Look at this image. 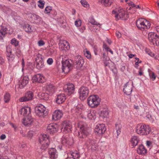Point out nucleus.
I'll return each mask as SVG.
<instances>
[{"label": "nucleus", "mask_w": 159, "mask_h": 159, "mask_svg": "<svg viewBox=\"0 0 159 159\" xmlns=\"http://www.w3.org/2000/svg\"><path fill=\"white\" fill-rule=\"evenodd\" d=\"M151 129L148 125L143 124H138L136 127V133L141 135H147L150 133Z\"/></svg>", "instance_id": "nucleus-1"}, {"label": "nucleus", "mask_w": 159, "mask_h": 159, "mask_svg": "<svg viewBox=\"0 0 159 159\" xmlns=\"http://www.w3.org/2000/svg\"><path fill=\"white\" fill-rule=\"evenodd\" d=\"M136 25L139 29L141 30L149 29L151 24L147 20L144 18L138 19L136 21Z\"/></svg>", "instance_id": "nucleus-2"}, {"label": "nucleus", "mask_w": 159, "mask_h": 159, "mask_svg": "<svg viewBox=\"0 0 159 159\" xmlns=\"http://www.w3.org/2000/svg\"><path fill=\"white\" fill-rule=\"evenodd\" d=\"M101 102L100 99L97 95H92L89 97L87 99L88 105L92 108L97 107Z\"/></svg>", "instance_id": "nucleus-3"}, {"label": "nucleus", "mask_w": 159, "mask_h": 159, "mask_svg": "<svg viewBox=\"0 0 159 159\" xmlns=\"http://www.w3.org/2000/svg\"><path fill=\"white\" fill-rule=\"evenodd\" d=\"M34 110L36 114L40 117H44L48 114L46 108L42 104L36 106Z\"/></svg>", "instance_id": "nucleus-4"}, {"label": "nucleus", "mask_w": 159, "mask_h": 159, "mask_svg": "<svg viewBox=\"0 0 159 159\" xmlns=\"http://www.w3.org/2000/svg\"><path fill=\"white\" fill-rule=\"evenodd\" d=\"M61 130L64 133H67L71 132L72 129V125L69 121H64L61 125Z\"/></svg>", "instance_id": "nucleus-5"}, {"label": "nucleus", "mask_w": 159, "mask_h": 159, "mask_svg": "<svg viewBox=\"0 0 159 159\" xmlns=\"http://www.w3.org/2000/svg\"><path fill=\"white\" fill-rule=\"evenodd\" d=\"M80 130L78 132V136L80 139H84L87 137L89 134V128L82 125H79Z\"/></svg>", "instance_id": "nucleus-6"}, {"label": "nucleus", "mask_w": 159, "mask_h": 159, "mask_svg": "<svg viewBox=\"0 0 159 159\" xmlns=\"http://www.w3.org/2000/svg\"><path fill=\"white\" fill-rule=\"evenodd\" d=\"M78 93L79 95L80 98L81 100H84L88 96L89 90L88 87L82 86L79 89Z\"/></svg>", "instance_id": "nucleus-7"}, {"label": "nucleus", "mask_w": 159, "mask_h": 159, "mask_svg": "<svg viewBox=\"0 0 159 159\" xmlns=\"http://www.w3.org/2000/svg\"><path fill=\"white\" fill-rule=\"evenodd\" d=\"M148 39L153 45H159V36L154 32H150L148 34Z\"/></svg>", "instance_id": "nucleus-8"}, {"label": "nucleus", "mask_w": 159, "mask_h": 159, "mask_svg": "<svg viewBox=\"0 0 159 159\" xmlns=\"http://www.w3.org/2000/svg\"><path fill=\"white\" fill-rule=\"evenodd\" d=\"M43 57L42 55L40 54H38L36 55L35 58L34 65L38 69H40L44 66Z\"/></svg>", "instance_id": "nucleus-9"}, {"label": "nucleus", "mask_w": 159, "mask_h": 159, "mask_svg": "<svg viewBox=\"0 0 159 159\" xmlns=\"http://www.w3.org/2000/svg\"><path fill=\"white\" fill-rule=\"evenodd\" d=\"M39 142L42 147L46 148L49 143V136L46 134L41 136L39 137Z\"/></svg>", "instance_id": "nucleus-10"}, {"label": "nucleus", "mask_w": 159, "mask_h": 159, "mask_svg": "<svg viewBox=\"0 0 159 159\" xmlns=\"http://www.w3.org/2000/svg\"><path fill=\"white\" fill-rule=\"evenodd\" d=\"M72 65L70 61L66 60L62 62V72L65 73H67L70 70Z\"/></svg>", "instance_id": "nucleus-11"}, {"label": "nucleus", "mask_w": 159, "mask_h": 159, "mask_svg": "<svg viewBox=\"0 0 159 159\" xmlns=\"http://www.w3.org/2000/svg\"><path fill=\"white\" fill-rule=\"evenodd\" d=\"M74 62L77 69H80L83 66L84 63V60L83 57L80 56H75V59Z\"/></svg>", "instance_id": "nucleus-12"}, {"label": "nucleus", "mask_w": 159, "mask_h": 159, "mask_svg": "<svg viewBox=\"0 0 159 159\" xmlns=\"http://www.w3.org/2000/svg\"><path fill=\"white\" fill-rule=\"evenodd\" d=\"M64 90L67 95H70L73 93L75 91L74 86L72 84H69L65 86Z\"/></svg>", "instance_id": "nucleus-13"}, {"label": "nucleus", "mask_w": 159, "mask_h": 159, "mask_svg": "<svg viewBox=\"0 0 159 159\" xmlns=\"http://www.w3.org/2000/svg\"><path fill=\"white\" fill-rule=\"evenodd\" d=\"M58 129L57 125L56 124H50L47 126V131L50 134H53L57 132Z\"/></svg>", "instance_id": "nucleus-14"}, {"label": "nucleus", "mask_w": 159, "mask_h": 159, "mask_svg": "<svg viewBox=\"0 0 159 159\" xmlns=\"http://www.w3.org/2000/svg\"><path fill=\"white\" fill-rule=\"evenodd\" d=\"M106 130V128L104 124H99L96 126L95 131L99 135L103 134Z\"/></svg>", "instance_id": "nucleus-15"}, {"label": "nucleus", "mask_w": 159, "mask_h": 159, "mask_svg": "<svg viewBox=\"0 0 159 159\" xmlns=\"http://www.w3.org/2000/svg\"><path fill=\"white\" fill-rule=\"evenodd\" d=\"M34 94L31 91H29L27 92L25 96L20 98V101L21 102L28 101L32 99Z\"/></svg>", "instance_id": "nucleus-16"}, {"label": "nucleus", "mask_w": 159, "mask_h": 159, "mask_svg": "<svg viewBox=\"0 0 159 159\" xmlns=\"http://www.w3.org/2000/svg\"><path fill=\"white\" fill-rule=\"evenodd\" d=\"M133 83L132 84H129V82L127 83L124 88L123 89V92L127 95H129L130 94L132 91Z\"/></svg>", "instance_id": "nucleus-17"}, {"label": "nucleus", "mask_w": 159, "mask_h": 159, "mask_svg": "<svg viewBox=\"0 0 159 159\" xmlns=\"http://www.w3.org/2000/svg\"><path fill=\"white\" fill-rule=\"evenodd\" d=\"M31 108L30 107H26L22 108L19 111L20 113L25 117L31 115Z\"/></svg>", "instance_id": "nucleus-18"}, {"label": "nucleus", "mask_w": 159, "mask_h": 159, "mask_svg": "<svg viewBox=\"0 0 159 159\" xmlns=\"http://www.w3.org/2000/svg\"><path fill=\"white\" fill-rule=\"evenodd\" d=\"M33 122V119L30 115L25 116L23 119L22 123L25 125L29 126L31 125Z\"/></svg>", "instance_id": "nucleus-19"}, {"label": "nucleus", "mask_w": 159, "mask_h": 159, "mask_svg": "<svg viewBox=\"0 0 159 159\" xmlns=\"http://www.w3.org/2000/svg\"><path fill=\"white\" fill-rule=\"evenodd\" d=\"M29 79L28 76L24 77L21 78L19 81V86L20 89L23 88L28 83Z\"/></svg>", "instance_id": "nucleus-20"}, {"label": "nucleus", "mask_w": 159, "mask_h": 159, "mask_svg": "<svg viewBox=\"0 0 159 159\" xmlns=\"http://www.w3.org/2000/svg\"><path fill=\"white\" fill-rule=\"evenodd\" d=\"M96 142V141L95 140L89 139L87 141L86 143L87 145L91 147L92 150H96L98 148Z\"/></svg>", "instance_id": "nucleus-21"}, {"label": "nucleus", "mask_w": 159, "mask_h": 159, "mask_svg": "<svg viewBox=\"0 0 159 159\" xmlns=\"http://www.w3.org/2000/svg\"><path fill=\"white\" fill-rule=\"evenodd\" d=\"M63 115L61 111L59 110H56L53 113L52 115V119L57 120L60 119Z\"/></svg>", "instance_id": "nucleus-22"}, {"label": "nucleus", "mask_w": 159, "mask_h": 159, "mask_svg": "<svg viewBox=\"0 0 159 159\" xmlns=\"http://www.w3.org/2000/svg\"><path fill=\"white\" fill-rule=\"evenodd\" d=\"M126 12L123 10H120L118 11V13L115 15V17L116 19L118 20L119 18L123 20H126Z\"/></svg>", "instance_id": "nucleus-23"}, {"label": "nucleus", "mask_w": 159, "mask_h": 159, "mask_svg": "<svg viewBox=\"0 0 159 159\" xmlns=\"http://www.w3.org/2000/svg\"><path fill=\"white\" fill-rule=\"evenodd\" d=\"M66 98V97L64 94H60L57 96L56 102L57 104H61L65 101Z\"/></svg>", "instance_id": "nucleus-24"}, {"label": "nucleus", "mask_w": 159, "mask_h": 159, "mask_svg": "<svg viewBox=\"0 0 159 159\" xmlns=\"http://www.w3.org/2000/svg\"><path fill=\"white\" fill-rule=\"evenodd\" d=\"M62 143L71 145L73 143V139L71 137L66 135L62 138Z\"/></svg>", "instance_id": "nucleus-25"}, {"label": "nucleus", "mask_w": 159, "mask_h": 159, "mask_svg": "<svg viewBox=\"0 0 159 159\" xmlns=\"http://www.w3.org/2000/svg\"><path fill=\"white\" fill-rule=\"evenodd\" d=\"M55 86L52 84L48 85L46 86V92L49 95H51L55 92Z\"/></svg>", "instance_id": "nucleus-26"}, {"label": "nucleus", "mask_w": 159, "mask_h": 159, "mask_svg": "<svg viewBox=\"0 0 159 159\" xmlns=\"http://www.w3.org/2000/svg\"><path fill=\"white\" fill-rule=\"evenodd\" d=\"M7 52L8 61L9 62H12L14 59V56L12 54L11 50L10 48H7Z\"/></svg>", "instance_id": "nucleus-27"}, {"label": "nucleus", "mask_w": 159, "mask_h": 159, "mask_svg": "<svg viewBox=\"0 0 159 159\" xmlns=\"http://www.w3.org/2000/svg\"><path fill=\"white\" fill-rule=\"evenodd\" d=\"M44 79L43 77L39 74L36 75L33 77V80L34 81L39 83L43 82Z\"/></svg>", "instance_id": "nucleus-28"}, {"label": "nucleus", "mask_w": 159, "mask_h": 159, "mask_svg": "<svg viewBox=\"0 0 159 159\" xmlns=\"http://www.w3.org/2000/svg\"><path fill=\"white\" fill-rule=\"evenodd\" d=\"M59 45L60 47L61 48L62 50H68L70 48L69 43L66 41L61 42Z\"/></svg>", "instance_id": "nucleus-29"}, {"label": "nucleus", "mask_w": 159, "mask_h": 159, "mask_svg": "<svg viewBox=\"0 0 159 159\" xmlns=\"http://www.w3.org/2000/svg\"><path fill=\"white\" fill-rule=\"evenodd\" d=\"M48 153L50 156L51 159L56 158L57 157V154L56 150L54 148H52L50 149L48 151Z\"/></svg>", "instance_id": "nucleus-30"}, {"label": "nucleus", "mask_w": 159, "mask_h": 159, "mask_svg": "<svg viewBox=\"0 0 159 159\" xmlns=\"http://www.w3.org/2000/svg\"><path fill=\"white\" fill-rule=\"evenodd\" d=\"M85 114L87 116L88 118L90 120L95 119V115L93 111L90 110L86 111L85 112Z\"/></svg>", "instance_id": "nucleus-31"}, {"label": "nucleus", "mask_w": 159, "mask_h": 159, "mask_svg": "<svg viewBox=\"0 0 159 159\" xmlns=\"http://www.w3.org/2000/svg\"><path fill=\"white\" fill-rule=\"evenodd\" d=\"M138 153L139 154L143 155L147 153V150L142 145H140L137 150Z\"/></svg>", "instance_id": "nucleus-32"}, {"label": "nucleus", "mask_w": 159, "mask_h": 159, "mask_svg": "<svg viewBox=\"0 0 159 159\" xmlns=\"http://www.w3.org/2000/svg\"><path fill=\"white\" fill-rule=\"evenodd\" d=\"M139 139L137 136H134L131 137V143L132 148H134V146H136L138 143Z\"/></svg>", "instance_id": "nucleus-33"}, {"label": "nucleus", "mask_w": 159, "mask_h": 159, "mask_svg": "<svg viewBox=\"0 0 159 159\" xmlns=\"http://www.w3.org/2000/svg\"><path fill=\"white\" fill-rule=\"evenodd\" d=\"M109 112L107 108H104L101 111L100 116L103 118H107L108 116Z\"/></svg>", "instance_id": "nucleus-34"}, {"label": "nucleus", "mask_w": 159, "mask_h": 159, "mask_svg": "<svg viewBox=\"0 0 159 159\" xmlns=\"http://www.w3.org/2000/svg\"><path fill=\"white\" fill-rule=\"evenodd\" d=\"M48 94L47 92L46 93H40L39 94V98L41 99L47 100L48 98Z\"/></svg>", "instance_id": "nucleus-35"}, {"label": "nucleus", "mask_w": 159, "mask_h": 159, "mask_svg": "<svg viewBox=\"0 0 159 159\" xmlns=\"http://www.w3.org/2000/svg\"><path fill=\"white\" fill-rule=\"evenodd\" d=\"M111 0H99V2L105 7L110 6L111 5Z\"/></svg>", "instance_id": "nucleus-36"}, {"label": "nucleus", "mask_w": 159, "mask_h": 159, "mask_svg": "<svg viewBox=\"0 0 159 159\" xmlns=\"http://www.w3.org/2000/svg\"><path fill=\"white\" fill-rule=\"evenodd\" d=\"M101 25L99 23H97V24L93 25L92 26V30L94 32H97L99 31Z\"/></svg>", "instance_id": "nucleus-37"}, {"label": "nucleus", "mask_w": 159, "mask_h": 159, "mask_svg": "<svg viewBox=\"0 0 159 159\" xmlns=\"http://www.w3.org/2000/svg\"><path fill=\"white\" fill-rule=\"evenodd\" d=\"M103 60L105 66H107L109 64V58L105 55V53H103Z\"/></svg>", "instance_id": "nucleus-38"}, {"label": "nucleus", "mask_w": 159, "mask_h": 159, "mask_svg": "<svg viewBox=\"0 0 159 159\" xmlns=\"http://www.w3.org/2000/svg\"><path fill=\"white\" fill-rule=\"evenodd\" d=\"M121 125L120 124H116V129L117 135L118 136L120 134L121 131Z\"/></svg>", "instance_id": "nucleus-39"}, {"label": "nucleus", "mask_w": 159, "mask_h": 159, "mask_svg": "<svg viewBox=\"0 0 159 159\" xmlns=\"http://www.w3.org/2000/svg\"><path fill=\"white\" fill-rule=\"evenodd\" d=\"M23 28L26 32H31V29L29 25H25L23 26Z\"/></svg>", "instance_id": "nucleus-40"}, {"label": "nucleus", "mask_w": 159, "mask_h": 159, "mask_svg": "<svg viewBox=\"0 0 159 159\" xmlns=\"http://www.w3.org/2000/svg\"><path fill=\"white\" fill-rule=\"evenodd\" d=\"M10 99V95L9 93H7L4 96V100L5 102H8Z\"/></svg>", "instance_id": "nucleus-41"}, {"label": "nucleus", "mask_w": 159, "mask_h": 159, "mask_svg": "<svg viewBox=\"0 0 159 159\" xmlns=\"http://www.w3.org/2000/svg\"><path fill=\"white\" fill-rule=\"evenodd\" d=\"M38 6L41 8H43L45 2L43 0H40L38 2Z\"/></svg>", "instance_id": "nucleus-42"}, {"label": "nucleus", "mask_w": 159, "mask_h": 159, "mask_svg": "<svg viewBox=\"0 0 159 159\" xmlns=\"http://www.w3.org/2000/svg\"><path fill=\"white\" fill-rule=\"evenodd\" d=\"M149 75L150 78L152 79V80H154L156 78L155 74L151 71L149 72Z\"/></svg>", "instance_id": "nucleus-43"}, {"label": "nucleus", "mask_w": 159, "mask_h": 159, "mask_svg": "<svg viewBox=\"0 0 159 159\" xmlns=\"http://www.w3.org/2000/svg\"><path fill=\"white\" fill-rule=\"evenodd\" d=\"M89 23H91L93 25L95 24H97L98 23L95 21L94 19L92 18H90L88 20V24L89 25Z\"/></svg>", "instance_id": "nucleus-44"}, {"label": "nucleus", "mask_w": 159, "mask_h": 159, "mask_svg": "<svg viewBox=\"0 0 159 159\" xmlns=\"http://www.w3.org/2000/svg\"><path fill=\"white\" fill-rule=\"evenodd\" d=\"M146 117L147 120L150 121V122H152L153 121V118L151 115L149 114H148L146 116Z\"/></svg>", "instance_id": "nucleus-45"}, {"label": "nucleus", "mask_w": 159, "mask_h": 159, "mask_svg": "<svg viewBox=\"0 0 159 159\" xmlns=\"http://www.w3.org/2000/svg\"><path fill=\"white\" fill-rule=\"evenodd\" d=\"M11 44L14 45L15 47H16L18 45L19 42L15 39H13L11 40Z\"/></svg>", "instance_id": "nucleus-46"}, {"label": "nucleus", "mask_w": 159, "mask_h": 159, "mask_svg": "<svg viewBox=\"0 0 159 159\" xmlns=\"http://www.w3.org/2000/svg\"><path fill=\"white\" fill-rule=\"evenodd\" d=\"M51 10V7L50 6H48L45 8L44 13L46 14L49 13Z\"/></svg>", "instance_id": "nucleus-47"}, {"label": "nucleus", "mask_w": 159, "mask_h": 159, "mask_svg": "<svg viewBox=\"0 0 159 159\" xmlns=\"http://www.w3.org/2000/svg\"><path fill=\"white\" fill-rule=\"evenodd\" d=\"M84 55L88 59H90L91 58V54L89 51H86L85 52H84Z\"/></svg>", "instance_id": "nucleus-48"}, {"label": "nucleus", "mask_w": 159, "mask_h": 159, "mask_svg": "<svg viewBox=\"0 0 159 159\" xmlns=\"http://www.w3.org/2000/svg\"><path fill=\"white\" fill-rule=\"evenodd\" d=\"M80 2L82 5L84 7H87L88 6H89L88 2L85 0H81Z\"/></svg>", "instance_id": "nucleus-49"}, {"label": "nucleus", "mask_w": 159, "mask_h": 159, "mask_svg": "<svg viewBox=\"0 0 159 159\" xmlns=\"http://www.w3.org/2000/svg\"><path fill=\"white\" fill-rule=\"evenodd\" d=\"M103 47L107 52H109L112 54H113V52L106 45H103Z\"/></svg>", "instance_id": "nucleus-50"}, {"label": "nucleus", "mask_w": 159, "mask_h": 159, "mask_svg": "<svg viewBox=\"0 0 159 159\" xmlns=\"http://www.w3.org/2000/svg\"><path fill=\"white\" fill-rule=\"evenodd\" d=\"M81 21L79 19L75 21V25L77 27L80 26L81 25Z\"/></svg>", "instance_id": "nucleus-51"}, {"label": "nucleus", "mask_w": 159, "mask_h": 159, "mask_svg": "<svg viewBox=\"0 0 159 159\" xmlns=\"http://www.w3.org/2000/svg\"><path fill=\"white\" fill-rule=\"evenodd\" d=\"M2 30L3 31V32H4L5 33H3V32L1 31L0 33L2 35H5L6 33L7 32V29L6 28H5L4 27H2Z\"/></svg>", "instance_id": "nucleus-52"}, {"label": "nucleus", "mask_w": 159, "mask_h": 159, "mask_svg": "<svg viewBox=\"0 0 159 159\" xmlns=\"http://www.w3.org/2000/svg\"><path fill=\"white\" fill-rule=\"evenodd\" d=\"M33 16L34 17V19L35 20H38L39 21H40L41 19V18L39 16L35 14Z\"/></svg>", "instance_id": "nucleus-53"}, {"label": "nucleus", "mask_w": 159, "mask_h": 159, "mask_svg": "<svg viewBox=\"0 0 159 159\" xmlns=\"http://www.w3.org/2000/svg\"><path fill=\"white\" fill-rule=\"evenodd\" d=\"M53 62V60L52 58H49L47 60V63L49 65H51Z\"/></svg>", "instance_id": "nucleus-54"}, {"label": "nucleus", "mask_w": 159, "mask_h": 159, "mask_svg": "<svg viewBox=\"0 0 159 159\" xmlns=\"http://www.w3.org/2000/svg\"><path fill=\"white\" fill-rule=\"evenodd\" d=\"M38 44L39 46H42L44 45L45 43L43 40H40L38 41Z\"/></svg>", "instance_id": "nucleus-55"}, {"label": "nucleus", "mask_w": 159, "mask_h": 159, "mask_svg": "<svg viewBox=\"0 0 159 159\" xmlns=\"http://www.w3.org/2000/svg\"><path fill=\"white\" fill-rule=\"evenodd\" d=\"M33 132L31 131H29L28 133V138H31L33 136Z\"/></svg>", "instance_id": "nucleus-56"}, {"label": "nucleus", "mask_w": 159, "mask_h": 159, "mask_svg": "<svg viewBox=\"0 0 159 159\" xmlns=\"http://www.w3.org/2000/svg\"><path fill=\"white\" fill-rule=\"evenodd\" d=\"M80 106H77L75 108V110L76 112H79L81 111V109L80 108Z\"/></svg>", "instance_id": "nucleus-57"}, {"label": "nucleus", "mask_w": 159, "mask_h": 159, "mask_svg": "<svg viewBox=\"0 0 159 159\" xmlns=\"http://www.w3.org/2000/svg\"><path fill=\"white\" fill-rule=\"evenodd\" d=\"M21 52L19 49H17L16 52V55L18 57H20L21 55Z\"/></svg>", "instance_id": "nucleus-58"}, {"label": "nucleus", "mask_w": 159, "mask_h": 159, "mask_svg": "<svg viewBox=\"0 0 159 159\" xmlns=\"http://www.w3.org/2000/svg\"><path fill=\"white\" fill-rule=\"evenodd\" d=\"M139 75L140 76H141L143 74V70L142 69V67H140L139 69Z\"/></svg>", "instance_id": "nucleus-59"}, {"label": "nucleus", "mask_w": 159, "mask_h": 159, "mask_svg": "<svg viewBox=\"0 0 159 159\" xmlns=\"http://www.w3.org/2000/svg\"><path fill=\"white\" fill-rule=\"evenodd\" d=\"M10 125L11 126H12V127H13L14 129V130L15 131H16V128H17V127L14 124H13V123H9Z\"/></svg>", "instance_id": "nucleus-60"}, {"label": "nucleus", "mask_w": 159, "mask_h": 159, "mask_svg": "<svg viewBox=\"0 0 159 159\" xmlns=\"http://www.w3.org/2000/svg\"><path fill=\"white\" fill-rule=\"evenodd\" d=\"M133 3L132 2L130 1L129 2L127 3L128 4L129 6V7L128 8V7L127 8V10H130L131 9V7H130L131 5Z\"/></svg>", "instance_id": "nucleus-61"}, {"label": "nucleus", "mask_w": 159, "mask_h": 159, "mask_svg": "<svg viewBox=\"0 0 159 159\" xmlns=\"http://www.w3.org/2000/svg\"><path fill=\"white\" fill-rule=\"evenodd\" d=\"M6 136L4 134H2L0 136V139L1 140H4L6 138Z\"/></svg>", "instance_id": "nucleus-62"}, {"label": "nucleus", "mask_w": 159, "mask_h": 159, "mask_svg": "<svg viewBox=\"0 0 159 159\" xmlns=\"http://www.w3.org/2000/svg\"><path fill=\"white\" fill-rule=\"evenodd\" d=\"M21 65L22 66V71H23L24 70V67L25 66V62L24 60L23 59L22 60V61L21 62Z\"/></svg>", "instance_id": "nucleus-63"}, {"label": "nucleus", "mask_w": 159, "mask_h": 159, "mask_svg": "<svg viewBox=\"0 0 159 159\" xmlns=\"http://www.w3.org/2000/svg\"><path fill=\"white\" fill-rule=\"evenodd\" d=\"M116 34L117 37L118 38H120L121 37V34L119 32H116Z\"/></svg>", "instance_id": "nucleus-64"}]
</instances>
